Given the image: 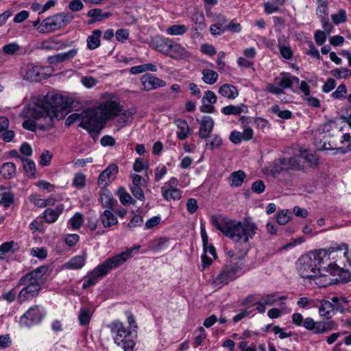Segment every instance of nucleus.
<instances>
[{"instance_id": "nucleus-1", "label": "nucleus", "mask_w": 351, "mask_h": 351, "mask_svg": "<svg viewBox=\"0 0 351 351\" xmlns=\"http://www.w3.org/2000/svg\"><path fill=\"white\" fill-rule=\"evenodd\" d=\"M68 102L64 98L52 93H48L45 97L37 99L36 102L26 106L20 113V117L27 119L22 124L23 128L34 132L36 129V122L31 119L49 118L48 127H53V119H62L68 113Z\"/></svg>"}, {"instance_id": "nucleus-2", "label": "nucleus", "mask_w": 351, "mask_h": 351, "mask_svg": "<svg viewBox=\"0 0 351 351\" xmlns=\"http://www.w3.org/2000/svg\"><path fill=\"white\" fill-rule=\"evenodd\" d=\"M210 221L216 229L235 242L247 243L257 230L256 225L247 219L237 222L221 215H214Z\"/></svg>"}, {"instance_id": "nucleus-3", "label": "nucleus", "mask_w": 351, "mask_h": 351, "mask_svg": "<svg viewBox=\"0 0 351 351\" xmlns=\"http://www.w3.org/2000/svg\"><path fill=\"white\" fill-rule=\"evenodd\" d=\"M47 270V266H40L20 278L16 286V288L23 287L17 297L20 304L38 296L43 283V276Z\"/></svg>"}, {"instance_id": "nucleus-4", "label": "nucleus", "mask_w": 351, "mask_h": 351, "mask_svg": "<svg viewBox=\"0 0 351 351\" xmlns=\"http://www.w3.org/2000/svg\"><path fill=\"white\" fill-rule=\"evenodd\" d=\"M129 256L130 251L108 258L84 277L82 287L86 289L95 285L99 278L106 275L112 269L118 267L126 262Z\"/></svg>"}, {"instance_id": "nucleus-5", "label": "nucleus", "mask_w": 351, "mask_h": 351, "mask_svg": "<svg viewBox=\"0 0 351 351\" xmlns=\"http://www.w3.org/2000/svg\"><path fill=\"white\" fill-rule=\"evenodd\" d=\"M112 334L114 335V343L121 347L124 351H133L135 341L132 338V330L128 329L119 320H114L108 325Z\"/></svg>"}, {"instance_id": "nucleus-6", "label": "nucleus", "mask_w": 351, "mask_h": 351, "mask_svg": "<svg viewBox=\"0 0 351 351\" xmlns=\"http://www.w3.org/2000/svg\"><path fill=\"white\" fill-rule=\"evenodd\" d=\"M106 122L97 108H88L82 111V121L79 125L89 132L98 133Z\"/></svg>"}, {"instance_id": "nucleus-7", "label": "nucleus", "mask_w": 351, "mask_h": 351, "mask_svg": "<svg viewBox=\"0 0 351 351\" xmlns=\"http://www.w3.org/2000/svg\"><path fill=\"white\" fill-rule=\"evenodd\" d=\"M73 19V15L71 13H60L43 20L38 30L41 34L54 32L65 27Z\"/></svg>"}, {"instance_id": "nucleus-8", "label": "nucleus", "mask_w": 351, "mask_h": 351, "mask_svg": "<svg viewBox=\"0 0 351 351\" xmlns=\"http://www.w3.org/2000/svg\"><path fill=\"white\" fill-rule=\"evenodd\" d=\"M243 263H233L223 265L219 273L213 276L212 285L217 288L228 285L237 278V273L242 268Z\"/></svg>"}, {"instance_id": "nucleus-9", "label": "nucleus", "mask_w": 351, "mask_h": 351, "mask_svg": "<svg viewBox=\"0 0 351 351\" xmlns=\"http://www.w3.org/2000/svg\"><path fill=\"white\" fill-rule=\"evenodd\" d=\"M298 270L303 278H316L320 273V269L316 268L313 260L308 256H301L298 261Z\"/></svg>"}, {"instance_id": "nucleus-10", "label": "nucleus", "mask_w": 351, "mask_h": 351, "mask_svg": "<svg viewBox=\"0 0 351 351\" xmlns=\"http://www.w3.org/2000/svg\"><path fill=\"white\" fill-rule=\"evenodd\" d=\"M301 169L302 166L298 158H282L275 160L271 169V173L276 175L282 171H287L289 170L298 171Z\"/></svg>"}, {"instance_id": "nucleus-11", "label": "nucleus", "mask_w": 351, "mask_h": 351, "mask_svg": "<svg viewBox=\"0 0 351 351\" xmlns=\"http://www.w3.org/2000/svg\"><path fill=\"white\" fill-rule=\"evenodd\" d=\"M45 313L41 311L40 306L34 305L31 306L21 317L20 324L29 327L41 322Z\"/></svg>"}, {"instance_id": "nucleus-12", "label": "nucleus", "mask_w": 351, "mask_h": 351, "mask_svg": "<svg viewBox=\"0 0 351 351\" xmlns=\"http://www.w3.org/2000/svg\"><path fill=\"white\" fill-rule=\"evenodd\" d=\"M97 108L105 122L119 116L123 110V107L118 102L113 100L106 101Z\"/></svg>"}, {"instance_id": "nucleus-13", "label": "nucleus", "mask_w": 351, "mask_h": 351, "mask_svg": "<svg viewBox=\"0 0 351 351\" xmlns=\"http://www.w3.org/2000/svg\"><path fill=\"white\" fill-rule=\"evenodd\" d=\"M345 250L344 252V256H346L347 254H348V245L345 243H342L341 245H336L335 246H332L329 247L328 249H319L317 250H315L313 252H312V254L313 256V264H315L317 265V263L319 265H321L322 263H324V259L329 260L330 259V254L337 252V251H341Z\"/></svg>"}, {"instance_id": "nucleus-14", "label": "nucleus", "mask_w": 351, "mask_h": 351, "mask_svg": "<svg viewBox=\"0 0 351 351\" xmlns=\"http://www.w3.org/2000/svg\"><path fill=\"white\" fill-rule=\"evenodd\" d=\"M302 326L308 330L313 331L315 334H324L335 328L334 321L328 322H315L311 317H307L304 320Z\"/></svg>"}, {"instance_id": "nucleus-15", "label": "nucleus", "mask_w": 351, "mask_h": 351, "mask_svg": "<svg viewBox=\"0 0 351 351\" xmlns=\"http://www.w3.org/2000/svg\"><path fill=\"white\" fill-rule=\"evenodd\" d=\"M119 171L118 166L114 163L110 164L99 175L97 184L101 189L106 188L115 180Z\"/></svg>"}, {"instance_id": "nucleus-16", "label": "nucleus", "mask_w": 351, "mask_h": 351, "mask_svg": "<svg viewBox=\"0 0 351 351\" xmlns=\"http://www.w3.org/2000/svg\"><path fill=\"white\" fill-rule=\"evenodd\" d=\"M287 299V296H278L276 293L265 294L261 296L260 299L256 302V310L263 313L265 312L266 306H272L279 300H284Z\"/></svg>"}, {"instance_id": "nucleus-17", "label": "nucleus", "mask_w": 351, "mask_h": 351, "mask_svg": "<svg viewBox=\"0 0 351 351\" xmlns=\"http://www.w3.org/2000/svg\"><path fill=\"white\" fill-rule=\"evenodd\" d=\"M141 82L142 84L141 89L146 91L163 87L166 85L164 80L148 73L141 77Z\"/></svg>"}, {"instance_id": "nucleus-18", "label": "nucleus", "mask_w": 351, "mask_h": 351, "mask_svg": "<svg viewBox=\"0 0 351 351\" xmlns=\"http://www.w3.org/2000/svg\"><path fill=\"white\" fill-rule=\"evenodd\" d=\"M326 270L332 275L339 276L336 280L339 282H348L351 280V274L346 268V269H342L335 264L330 263L328 265Z\"/></svg>"}, {"instance_id": "nucleus-19", "label": "nucleus", "mask_w": 351, "mask_h": 351, "mask_svg": "<svg viewBox=\"0 0 351 351\" xmlns=\"http://www.w3.org/2000/svg\"><path fill=\"white\" fill-rule=\"evenodd\" d=\"M200 128L198 132L199 137L207 138L214 128V120L209 116H204L201 120L197 119Z\"/></svg>"}, {"instance_id": "nucleus-20", "label": "nucleus", "mask_w": 351, "mask_h": 351, "mask_svg": "<svg viewBox=\"0 0 351 351\" xmlns=\"http://www.w3.org/2000/svg\"><path fill=\"white\" fill-rule=\"evenodd\" d=\"M167 56L173 59H184L188 57L189 52L180 44L171 40Z\"/></svg>"}, {"instance_id": "nucleus-21", "label": "nucleus", "mask_w": 351, "mask_h": 351, "mask_svg": "<svg viewBox=\"0 0 351 351\" xmlns=\"http://www.w3.org/2000/svg\"><path fill=\"white\" fill-rule=\"evenodd\" d=\"M64 209V206L62 204L57 205L55 208H47L43 214L45 222L54 223L62 213Z\"/></svg>"}, {"instance_id": "nucleus-22", "label": "nucleus", "mask_w": 351, "mask_h": 351, "mask_svg": "<svg viewBox=\"0 0 351 351\" xmlns=\"http://www.w3.org/2000/svg\"><path fill=\"white\" fill-rule=\"evenodd\" d=\"M99 221L105 228H110L118 223V219L112 210L106 209L99 216Z\"/></svg>"}, {"instance_id": "nucleus-23", "label": "nucleus", "mask_w": 351, "mask_h": 351, "mask_svg": "<svg viewBox=\"0 0 351 351\" xmlns=\"http://www.w3.org/2000/svg\"><path fill=\"white\" fill-rule=\"evenodd\" d=\"M175 124L179 130V131L177 132V137L180 140H185L191 134V130L185 120L182 119H176L175 121Z\"/></svg>"}, {"instance_id": "nucleus-24", "label": "nucleus", "mask_w": 351, "mask_h": 351, "mask_svg": "<svg viewBox=\"0 0 351 351\" xmlns=\"http://www.w3.org/2000/svg\"><path fill=\"white\" fill-rule=\"evenodd\" d=\"M319 313L321 317L326 319H330L335 315V306L332 301L322 300L320 301Z\"/></svg>"}, {"instance_id": "nucleus-25", "label": "nucleus", "mask_w": 351, "mask_h": 351, "mask_svg": "<svg viewBox=\"0 0 351 351\" xmlns=\"http://www.w3.org/2000/svg\"><path fill=\"white\" fill-rule=\"evenodd\" d=\"M171 40L165 38H159L152 40L153 47L158 52L166 55L168 53Z\"/></svg>"}, {"instance_id": "nucleus-26", "label": "nucleus", "mask_w": 351, "mask_h": 351, "mask_svg": "<svg viewBox=\"0 0 351 351\" xmlns=\"http://www.w3.org/2000/svg\"><path fill=\"white\" fill-rule=\"evenodd\" d=\"M16 174L15 164L10 162L3 163L0 168V175L5 180L13 178Z\"/></svg>"}, {"instance_id": "nucleus-27", "label": "nucleus", "mask_w": 351, "mask_h": 351, "mask_svg": "<svg viewBox=\"0 0 351 351\" xmlns=\"http://www.w3.org/2000/svg\"><path fill=\"white\" fill-rule=\"evenodd\" d=\"M348 124L351 127V114L348 117ZM340 153H346L351 151V135L349 133H343L340 140Z\"/></svg>"}, {"instance_id": "nucleus-28", "label": "nucleus", "mask_w": 351, "mask_h": 351, "mask_svg": "<svg viewBox=\"0 0 351 351\" xmlns=\"http://www.w3.org/2000/svg\"><path fill=\"white\" fill-rule=\"evenodd\" d=\"M219 93L228 99H233L239 95L237 88L231 84H224L219 89Z\"/></svg>"}, {"instance_id": "nucleus-29", "label": "nucleus", "mask_w": 351, "mask_h": 351, "mask_svg": "<svg viewBox=\"0 0 351 351\" xmlns=\"http://www.w3.org/2000/svg\"><path fill=\"white\" fill-rule=\"evenodd\" d=\"M85 262V256H76L64 263V267L69 269H80L84 267Z\"/></svg>"}, {"instance_id": "nucleus-30", "label": "nucleus", "mask_w": 351, "mask_h": 351, "mask_svg": "<svg viewBox=\"0 0 351 351\" xmlns=\"http://www.w3.org/2000/svg\"><path fill=\"white\" fill-rule=\"evenodd\" d=\"M162 197L167 201H176L181 199L182 192L179 189H167V186L161 187Z\"/></svg>"}, {"instance_id": "nucleus-31", "label": "nucleus", "mask_w": 351, "mask_h": 351, "mask_svg": "<svg viewBox=\"0 0 351 351\" xmlns=\"http://www.w3.org/2000/svg\"><path fill=\"white\" fill-rule=\"evenodd\" d=\"M100 199L102 207L107 209L112 210L115 205L117 204V201L108 191H104L100 195Z\"/></svg>"}, {"instance_id": "nucleus-32", "label": "nucleus", "mask_w": 351, "mask_h": 351, "mask_svg": "<svg viewBox=\"0 0 351 351\" xmlns=\"http://www.w3.org/2000/svg\"><path fill=\"white\" fill-rule=\"evenodd\" d=\"M245 176V172L242 170L232 172L229 178L230 186L233 187L241 186Z\"/></svg>"}, {"instance_id": "nucleus-33", "label": "nucleus", "mask_w": 351, "mask_h": 351, "mask_svg": "<svg viewBox=\"0 0 351 351\" xmlns=\"http://www.w3.org/2000/svg\"><path fill=\"white\" fill-rule=\"evenodd\" d=\"M101 32L99 29H95L92 34L87 38V47L93 50L100 45V36Z\"/></svg>"}, {"instance_id": "nucleus-34", "label": "nucleus", "mask_w": 351, "mask_h": 351, "mask_svg": "<svg viewBox=\"0 0 351 351\" xmlns=\"http://www.w3.org/2000/svg\"><path fill=\"white\" fill-rule=\"evenodd\" d=\"M275 82L282 90L285 88H292V82L290 80L289 73H281L280 77L275 78Z\"/></svg>"}, {"instance_id": "nucleus-35", "label": "nucleus", "mask_w": 351, "mask_h": 351, "mask_svg": "<svg viewBox=\"0 0 351 351\" xmlns=\"http://www.w3.org/2000/svg\"><path fill=\"white\" fill-rule=\"evenodd\" d=\"M202 80L207 84H214L218 80V74L213 70L206 69L202 71Z\"/></svg>"}, {"instance_id": "nucleus-36", "label": "nucleus", "mask_w": 351, "mask_h": 351, "mask_svg": "<svg viewBox=\"0 0 351 351\" xmlns=\"http://www.w3.org/2000/svg\"><path fill=\"white\" fill-rule=\"evenodd\" d=\"M169 239L160 237L152 241L149 243V248L153 251H160L167 247Z\"/></svg>"}, {"instance_id": "nucleus-37", "label": "nucleus", "mask_w": 351, "mask_h": 351, "mask_svg": "<svg viewBox=\"0 0 351 351\" xmlns=\"http://www.w3.org/2000/svg\"><path fill=\"white\" fill-rule=\"evenodd\" d=\"M191 20L195 25V30L204 29L205 18L202 12L195 11L191 16Z\"/></svg>"}, {"instance_id": "nucleus-38", "label": "nucleus", "mask_w": 351, "mask_h": 351, "mask_svg": "<svg viewBox=\"0 0 351 351\" xmlns=\"http://www.w3.org/2000/svg\"><path fill=\"white\" fill-rule=\"evenodd\" d=\"M92 314L87 308H81L78 315V320L80 326H86L89 324Z\"/></svg>"}, {"instance_id": "nucleus-39", "label": "nucleus", "mask_w": 351, "mask_h": 351, "mask_svg": "<svg viewBox=\"0 0 351 351\" xmlns=\"http://www.w3.org/2000/svg\"><path fill=\"white\" fill-rule=\"evenodd\" d=\"M243 108H246L244 104L240 106H227L222 108L221 112L226 115H239L241 112H245Z\"/></svg>"}, {"instance_id": "nucleus-40", "label": "nucleus", "mask_w": 351, "mask_h": 351, "mask_svg": "<svg viewBox=\"0 0 351 351\" xmlns=\"http://www.w3.org/2000/svg\"><path fill=\"white\" fill-rule=\"evenodd\" d=\"M14 202V195L10 191H5L1 194L0 204L5 208H9Z\"/></svg>"}, {"instance_id": "nucleus-41", "label": "nucleus", "mask_w": 351, "mask_h": 351, "mask_svg": "<svg viewBox=\"0 0 351 351\" xmlns=\"http://www.w3.org/2000/svg\"><path fill=\"white\" fill-rule=\"evenodd\" d=\"M207 138L206 147L211 150L219 147L222 143L221 138L217 134L209 135Z\"/></svg>"}, {"instance_id": "nucleus-42", "label": "nucleus", "mask_w": 351, "mask_h": 351, "mask_svg": "<svg viewBox=\"0 0 351 351\" xmlns=\"http://www.w3.org/2000/svg\"><path fill=\"white\" fill-rule=\"evenodd\" d=\"M40 69L37 66L29 65L26 71L25 77L30 81H37L40 76Z\"/></svg>"}, {"instance_id": "nucleus-43", "label": "nucleus", "mask_w": 351, "mask_h": 351, "mask_svg": "<svg viewBox=\"0 0 351 351\" xmlns=\"http://www.w3.org/2000/svg\"><path fill=\"white\" fill-rule=\"evenodd\" d=\"M187 31V27L184 25H173L167 29V33L173 36H181Z\"/></svg>"}, {"instance_id": "nucleus-44", "label": "nucleus", "mask_w": 351, "mask_h": 351, "mask_svg": "<svg viewBox=\"0 0 351 351\" xmlns=\"http://www.w3.org/2000/svg\"><path fill=\"white\" fill-rule=\"evenodd\" d=\"M117 195L122 204L128 205L133 203L132 197L124 188L120 187L117 191Z\"/></svg>"}, {"instance_id": "nucleus-45", "label": "nucleus", "mask_w": 351, "mask_h": 351, "mask_svg": "<svg viewBox=\"0 0 351 351\" xmlns=\"http://www.w3.org/2000/svg\"><path fill=\"white\" fill-rule=\"evenodd\" d=\"M271 112L277 114L280 118L288 119L292 116V112L288 110H282L278 105H274L271 108Z\"/></svg>"}, {"instance_id": "nucleus-46", "label": "nucleus", "mask_w": 351, "mask_h": 351, "mask_svg": "<svg viewBox=\"0 0 351 351\" xmlns=\"http://www.w3.org/2000/svg\"><path fill=\"white\" fill-rule=\"evenodd\" d=\"M84 222L83 215L80 213H76L69 220L71 227L77 230L79 229Z\"/></svg>"}, {"instance_id": "nucleus-47", "label": "nucleus", "mask_w": 351, "mask_h": 351, "mask_svg": "<svg viewBox=\"0 0 351 351\" xmlns=\"http://www.w3.org/2000/svg\"><path fill=\"white\" fill-rule=\"evenodd\" d=\"M331 74L337 79L347 78L351 76V70L346 68H338L331 71Z\"/></svg>"}, {"instance_id": "nucleus-48", "label": "nucleus", "mask_w": 351, "mask_h": 351, "mask_svg": "<svg viewBox=\"0 0 351 351\" xmlns=\"http://www.w3.org/2000/svg\"><path fill=\"white\" fill-rule=\"evenodd\" d=\"M101 10L99 8H95L90 10L88 12V16L91 18L92 19L89 21L88 24H92L95 21H102L101 17Z\"/></svg>"}, {"instance_id": "nucleus-49", "label": "nucleus", "mask_w": 351, "mask_h": 351, "mask_svg": "<svg viewBox=\"0 0 351 351\" xmlns=\"http://www.w3.org/2000/svg\"><path fill=\"white\" fill-rule=\"evenodd\" d=\"M291 213L288 210H282L276 216V221L279 225L286 224L290 219Z\"/></svg>"}, {"instance_id": "nucleus-50", "label": "nucleus", "mask_w": 351, "mask_h": 351, "mask_svg": "<svg viewBox=\"0 0 351 351\" xmlns=\"http://www.w3.org/2000/svg\"><path fill=\"white\" fill-rule=\"evenodd\" d=\"M300 157L302 158H303L304 160H305L306 162H308V165L310 167L316 165L317 163V159L315 156V155L313 154L308 153L306 151L302 152L300 154Z\"/></svg>"}, {"instance_id": "nucleus-51", "label": "nucleus", "mask_w": 351, "mask_h": 351, "mask_svg": "<svg viewBox=\"0 0 351 351\" xmlns=\"http://www.w3.org/2000/svg\"><path fill=\"white\" fill-rule=\"evenodd\" d=\"M20 46L16 43H11L3 47V51L7 55H14L19 49Z\"/></svg>"}, {"instance_id": "nucleus-52", "label": "nucleus", "mask_w": 351, "mask_h": 351, "mask_svg": "<svg viewBox=\"0 0 351 351\" xmlns=\"http://www.w3.org/2000/svg\"><path fill=\"white\" fill-rule=\"evenodd\" d=\"M331 17L335 24L344 23L346 21V11L341 9L338 13L332 14Z\"/></svg>"}, {"instance_id": "nucleus-53", "label": "nucleus", "mask_w": 351, "mask_h": 351, "mask_svg": "<svg viewBox=\"0 0 351 351\" xmlns=\"http://www.w3.org/2000/svg\"><path fill=\"white\" fill-rule=\"evenodd\" d=\"M333 129L341 131L343 130V127H339L338 124L335 121H329L322 126V130L324 132H330V130Z\"/></svg>"}, {"instance_id": "nucleus-54", "label": "nucleus", "mask_w": 351, "mask_h": 351, "mask_svg": "<svg viewBox=\"0 0 351 351\" xmlns=\"http://www.w3.org/2000/svg\"><path fill=\"white\" fill-rule=\"evenodd\" d=\"M52 156V154L49 151H44L40 156V164L43 166L49 165Z\"/></svg>"}, {"instance_id": "nucleus-55", "label": "nucleus", "mask_w": 351, "mask_h": 351, "mask_svg": "<svg viewBox=\"0 0 351 351\" xmlns=\"http://www.w3.org/2000/svg\"><path fill=\"white\" fill-rule=\"evenodd\" d=\"M81 82L86 88H90L97 84V80L91 76H85L81 78Z\"/></svg>"}, {"instance_id": "nucleus-56", "label": "nucleus", "mask_w": 351, "mask_h": 351, "mask_svg": "<svg viewBox=\"0 0 351 351\" xmlns=\"http://www.w3.org/2000/svg\"><path fill=\"white\" fill-rule=\"evenodd\" d=\"M23 169L30 176H34L36 171V166L32 160H29L23 164Z\"/></svg>"}, {"instance_id": "nucleus-57", "label": "nucleus", "mask_w": 351, "mask_h": 351, "mask_svg": "<svg viewBox=\"0 0 351 351\" xmlns=\"http://www.w3.org/2000/svg\"><path fill=\"white\" fill-rule=\"evenodd\" d=\"M346 86L345 84H340L336 90L332 93V96L335 99H342L345 97L346 94Z\"/></svg>"}, {"instance_id": "nucleus-58", "label": "nucleus", "mask_w": 351, "mask_h": 351, "mask_svg": "<svg viewBox=\"0 0 351 351\" xmlns=\"http://www.w3.org/2000/svg\"><path fill=\"white\" fill-rule=\"evenodd\" d=\"M130 190L132 195L139 200H144L145 195L141 186H131Z\"/></svg>"}, {"instance_id": "nucleus-59", "label": "nucleus", "mask_w": 351, "mask_h": 351, "mask_svg": "<svg viewBox=\"0 0 351 351\" xmlns=\"http://www.w3.org/2000/svg\"><path fill=\"white\" fill-rule=\"evenodd\" d=\"M167 168L165 165L158 167L155 169L154 180L156 182H159L167 173Z\"/></svg>"}, {"instance_id": "nucleus-60", "label": "nucleus", "mask_w": 351, "mask_h": 351, "mask_svg": "<svg viewBox=\"0 0 351 351\" xmlns=\"http://www.w3.org/2000/svg\"><path fill=\"white\" fill-rule=\"evenodd\" d=\"M77 121H82V112L81 113H73L69 115L65 121V124L66 125L70 126Z\"/></svg>"}, {"instance_id": "nucleus-61", "label": "nucleus", "mask_w": 351, "mask_h": 351, "mask_svg": "<svg viewBox=\"0 0 351 351\" xmlns=\"http://www.w3.org/2000/svg\"><path fill=\"white\" fill-rule=\"evenodd\" d=\"M265 189V185L262 180H257L252 185V190L253 192L258 194L262 193Z\"/></svg>"}, {"instance_id": "nucleus-62", "label": "nucleus", "mask_w": 351, "mask_h": 351, "mask_svg": "<svg viewBox=\"0 0 351 351\" xmlns=\"http://www.w3.org/2000/svg\"><path fill=\"white\" fill-rule=\"evenodd\" d=\"M279 6L278 4L272 3L270 2H265L264 3V10L268 14H272L274 12H278L279 10Z\"/></svg>"}, {"instance_id": "nucleus-63", "label": "nucleus", "mask_w": 351, "mask_h": 351, "mask_svg": "<svg viewBox=\"0 0 351 351\" xmlns=\"http://www.w3.org/2000/svg\"><path fill=\"white\" fill-rule=\"evenodd\" d=\"M328 5H317L316 14L320 19H326L328 16Z\"/></svg>"}, {"instance_id": "nucleus-64", "label": "nucleus", "mask_w": 351, "mask_h": 351, "mask_svg": "<svg viewBox=\"0 0 351 351\" xmlns=\"http://www.w3.org/2000/svg\"><path fill=\"white\" fill-rule=\"evenodd\" d=\"M208 101L210 104H215L217 101V96L214 92L211 90H207L205 92L204 97H202V102Z\"/></svg>"}]
</instances>
